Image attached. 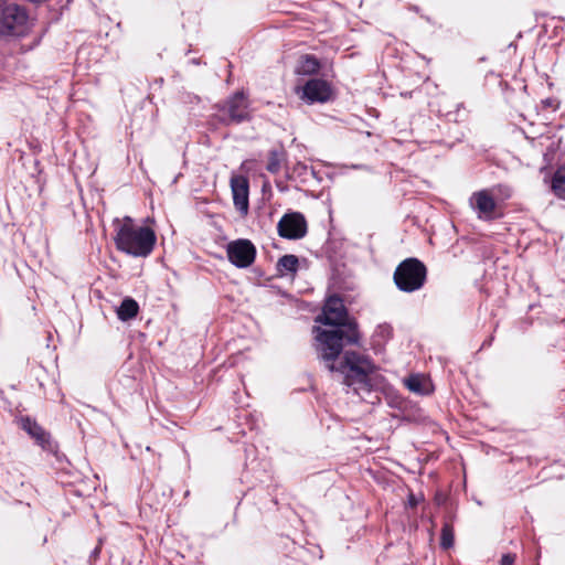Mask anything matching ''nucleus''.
<instances>
[{"label":"nucleus","mask_w":565,"mask_h":565,"mask_svg":"<svg viewBox=\"0 0 565 565\" xmlns=\"http://www.w3.org/2000/svg\"><path fill=\"white\" fill-rule=\"evenodd\" d=\"M215 107L218 113L213 115L212 119L221 125H239L250 119L248 103L243 92H236L223 104H217Z\"/></svg>","instance_id":"nucleus-5"},{"label":"nucleus","mask_w":565,"mask_h":565,"mask_svg":"<svg viewBox=\"0 0 565 565\" xmlns=\"http://www.w3.org/2000/svg\"><path fill=\"white\" fill-rule=\"evenodd\" d=\"M377 331L382 337L385 338H390L392 335V328L388 324L379 326Z\"/></svg>","instance_id":"nucleus-22"},{"label":"nucleus","mask_w":565,"mask_h":565,"mask_svg":"<svg viewBox=\"0 0 565 565\" xmlns=\"http://www.w3.org/2000/svg\"><path fill=\"white\" fill-rule=\"evenodd\" d=\"M116 312L120 321H128L138 315L139 305L134 298L126 297L122 299Z\"/></svg>","instance_id":"nucleus-15"},{"label":"nucleus","mask_w":565,"mask_h":565,"mask_svg":"<svg viewBox=\"0 0 565 565\" xmlns=\"http://www.w3.org/2000/svg\"><path fill=\"white\" fill-rule=\"evenodd\" d=\"M551 189L558 199L565 200V167H559L554 172Z\"/></svg>","instance_id":"nucleus-19"},{"label":"nucleus","mask_w":565,"mask_h":565,"mask_svg":"<svg viewBox=\"0 0 565 565\" xmlns=\"http://www.w3.org/2000/svg\"><path fill=\"white\" fill-rule=\"evenodd\" d=\"M409 504H411L412 507L416 505V501H415V499H414V495H411V498H409Z\"/></svg>","instance_id":"nucleus-24"},{"label":"nucleus","mask_w":565,"mask_h":565,"mask_svg":"<svg viewBox=\"0 0 565 565\" xmlns=\"http://www.w3.org/2000/svg\"><path fill=\"white\" fill-rule=\"evenodd\" d=\"M332 87L322 78H310L301 88L300 98L307 104H323L331 99Z\"/></svg>","instance_id":"nucleus-10"},{"label":"nucleus","mask_w":565,"mask_h":565,"mask_svg":"<svg viewBox=\"0 0 565 565\" xmlns=\"http://www.w3.org/2000/svg\"><path fill=\"white\" fill-rule=\"evenodd\" d=\"M471 205L476 210L478 218L490 221L494 218V210L497 207V203L488 191L481 190L475 192L471 198Z\"/></svg>","instance_id":"nucleus-12"},{"label":"nucleus","mask_w":565,"mask_h":565,"mask_svg":"<svg viewBox=\"0 0 565 565\" xmlns=\"http://www.w3.org/2000/svg\"><path fill=\"white\" fill-rule=\"evenodd\" d=\"M231 189L235 209L245 216L249 209V183L247 178L237 175L231 179Z\"/></svg>","instance_id":"nucleus-11"},{"label":"nucleus","mask_w":565,"mask_h":565,"mask_svg":"<svg viewBox=\"0 0 565 565\" xmlns=\"http://www.w3.org/2000/svg\"><path fill=\"white\" fill-rule=\"evenodd\" d=\"M28 13L18 4H10L1 10L0 35L21 38L28 33Z\"/></svg>","instance_id":"nucleus-6"},{"label":"nucleus","mask_w":565,"mask_h":565,"mask_svg":"<svg viewBox=\"0 0 565 565\" xmlns=\"http://www.w3.org/2000/svg\"><path fill=\"white\" fill-rule=\"evenodd\" d=\"M332 359L322 360L330 372H339L343 375V384L352 388L353 393L362 399L381 387L383 376L376 373V366L372 360L355 351H345L339 363Z\"/></svg>","instance_id":"nucleus-2"},{"label":"nucleus","mask_w":565,"mask_h":565,"mask_svg":"<svg viewBox=\"0 0 565 565\" xmlns=\"http://www.w3.org/2000/svg\"><path fill=\"white\" fill-rule=\"evenodd\" d=\"M317 321L329 327V329L313 327L312 330L319 359L330 361L340 356L344 345H359L358 322L349 317L348 309L340 296L332 295L327 299Z\"/></svg>","instance_id":"nucleus-1"},{"label":"nucleus","mask_w":565,"mask_h":565,"mask_svg":"<svg viewBox=\"0 0 565 565\" xmlns=\"http://www.w3.org/2000/svg\"><path fill=\"white\" fill-rule=\"evenodd\" d=\"M320 68V62L315 55H303L297 67V72L302 75H313Z\"/></svg>","instance_id":"nucleus-18"},{"label":"nucleus","mask_w":565,"mask_h":565,"mask_svg":"<svg viewBox=\"0 0 565 565\" xmlns=\"http://www.w3.org/2000/svg\"><path fill=\"white\" fill-rule=\"evenodd\" d=\"M405 386L418 395H429L433 392L431 382L422 374H412L404 380Z\"/></svg>","instance_id":"nucleus-13"},{"label":"nucleus","mask_w":565,"mask_h":565,"mask_svg":"<svg viewBox=\"0 0 565 565\" xmlns=\"http://www.w3.org/2000/svg\"><path fill=\"white\" fill-rule=\"evenodd\" d=\"M287 177L290 180H299L305 183L308 181L309 177H316V171L312 167H308L302 162H297L290 171H287Z\"/></svg>","instance_id":"nucleus-16"},{"label":"nucleus","mask_w":565,"mask_h":565,"mask_svg":"<svg viewBox=\"0 0 565 565\" xmlns=\"http://www.w3.org/2000/svg\"><path fill=\"white\" fill-rule=\"evenodd\" d=\"M19 428L25 431L42 450L53 454L58 458V445L51 434L45 430L34 418L21 416L17 419Z\"/></svg>","instance_id":"nucleus-7"},{"label":"nucleus","mask_w":565,"mask_h":565,"mask_svg":"<svg viewBox=\"0 0 565 565\" xmlns=\"http://www.w3.org/2000/svg\"><path fill=\"white\" fill-rule=\"evenodd\" d=\"M427 278L425 264L414 257L406 258L398 264L394 271V282L404 292H413L420 289Z\"/></svg>","instance_id":"nucleus-4"},{"label":"nucleus","mask_w":565,"mask_h":565,"mask_svg":"<svg viewBox=\"0 0 565 565\" xmlns=\"http://www.w3.org/2000/svg\"><path fill=\"white\" fill-rule=\"evenodd\" d=\"M287 161V151L282 146L275 147L268 151L266 170L271 174L280 172Z\"/></svg>","instance_id":"nucleus-14"},{"label":"nucleus","mask_w":565,"mask_h":565,"mask_svg":"<svg viewBox=\"0 0 565 565\" xmlns=\"http://www.w3.org/2000/svg\"><path fill=\"white\" fill-rule=\"evenodd\" d=\"M116 248L132 257H148L157 243L156 232L149 227L139 225L130 216L122 220H114Z\"/></svg>","instance_id":"nucleus-3"},{"label":"nucleus","mask_w":565,"mask_h":565,"mask_svg":"<svg viewBox=\"0 0 565 565\" xmlns=\"http://www.w3.org/2000/svg\"><path fill=\"white\" fill-rule=\"evenodd\" d=\"M98 551H99V550L96 547V548L93 551V555H94V556H95V555H97V554H98Z\"/></svg>","instance_id":"nucleus-25"},{"label":"nucleus","mask_w":565,"mask_h":565,"mask_svg":"<svg viewBox=\"0 0 565 565\" xmlns=\"http://www.w3.org/2000/svg\"><path fill=\"white\" fill-rule=\"evenodd\" d=\"M298 257L291 254L281 256L277 262V270L281 276L287 274H295L298 270Z\"/></svg>","instance_id":"nucleus-17"},{"label":"nucleus","mask_w":565,"mask_h":565,"mask_svg":"<svg viewBox=\"0 0 565 565\" xmlns=\"http://www.w3.org/2000/svg\"><path fill=\"white\" fill-rule=\"evenodd\" d=\"M255 245L246 238H238L226 245V255L232 265L237 268L249 267L256 258Z\"/></svg>","instance_id":"nucleus-8"},{"label":"nucleus","mask_w":565,"mask_h":565,"mask_svg":"<svg viewBox=\"0 0 565 565\" xmlns=\"http://www.w3.org/2000/svg\"><path fill=\"white\" fill-rule=\"evenodd\" d=\"M278 235L286 239H300L307 234V221L300 212H288L277 224Z\"/></svg>","instance_id":"nucleus-9"},{"label":"nucleus","mask_w":565,"mask_h":565,"mask_svg":"<svg viewBox=\"0 0 565 565\" xmlns=\"http://www.w3.org/2000/svg\"><path fill=\"white\" fill-rule=\"evenodd\" d=\"M454 529L449 523H445L441 527L440 545L443 548L448 550L454 545Z\"/></svg>","instance_id":"nucleus-20"},{"label":"nucleus","mask_w":565,"mask_h":565,"mask_svg":"<svg viewBox=\"0 0 565 565\" xmlns=\"http://www.w3.org/2000/svg\"><path fill=\"white\" fill-rule=\"evenodd\" d=\"M542 105H543L544 108H550V107L551 108H556L557 107L556 99L551 98V97L543 99L542 100Z\"/></svg>","instance_id":"nucleus-23"},{"label":"nucleus","mask_w":565,"mask_h":565,"mask_svg":"<svg viewBox=\"0 0 565 565\" xmlns=\"http://www.w3.org/2000/svg\"><path fill=\"white\" fill-rule=\"evenodd\" d=\"M515 561L514 554H503L500 559V565H513Z\"/></svg>","instance_id":"nucleus-21"}]
</instances>
